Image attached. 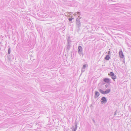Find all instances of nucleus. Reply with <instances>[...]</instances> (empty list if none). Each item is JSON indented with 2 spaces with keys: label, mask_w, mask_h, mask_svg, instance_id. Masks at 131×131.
I'll use <instances>...</instances> for the list:
<instances>
[{
  "label": "nucleus",
  "mask_w": 131,
  "mask_h": 131,
  "mask_svg": "<svg viewBox=\"0 0 131 131\" xmlns=\"http://www.w3.org/2000/svg\"><path fill=\"white\" fill-rule=\"evenodd\" d=\"M98 90L100 93H101L102 94H105V91H104L102 90L99 88L98 89Z\"/></svg>",
  "instance_id": "11"
},
{
  "label": "nucleus",
  "mask_w": 131,
  "mask_h": 131,
  "mask_svg": "<svg viewBox=\"0 0 131 131\" xmlns=\"http://www.w3.org/2000/svg\"><path fill=\"white\" fill-rule=\"evenodd\" d=\"M111 91V89H109L106 90L105 91V94L109 93Z\"/></svg>",
  "instance_id": "12"
},
{
  "label": "nucleus",
  "mask_w": 131,
  "mask_h": 131,
  "mask_svg": "<svg viewBox=\"0 0 131 131\" xmlns=\"http://www.w3.org/2000/svg\"><path fill=\"white\" fill-rule=\"evenodd\" d=\"M8 53L9 54L10 52V46H8Z\"/></svg>",
  "instance_id": "16"
},
{
  "label": "nucleus",
  "mask_w": 131,
  "mask_h": 131,
  "mask_svg": "<svg viewBox=\"0 0 131 131\" xmlns=\"http://www.w3.org/2000/svg\"><path fill=\"white\" fill-rule=\"evenodd\" d=\"M102 84L104 85L105 84V83H102Z\"/></svg>",
  "instance_id": "23"
},
{
  "label": "nucleus",
  "mask_w": 131,
  "mask_h": 131,
  "mask_svg": "<svg viewBox=\"0 0 131 131\" xmlns=\"http://www.w3.org/2000/svg\"><path fill=\"white\" fill-rule=\"evenodd\" d=\"M103 81L104 82L107 83V84H110V83L111 82V79L107 78H104Z\"/></svg>",
  "instance_id": "3"
},
{
  "label": "nucleus",
  "mask_w": 131,
  "mask_h": 131,
  "mask_svg": "<svg viewBox=\"0 0 131 131\" xmlns=\"http://www.w3.org/2000/svg\"><path fill=\"white\" fill-rule=\"evenodd\" d=\"M93 121L94 122H95V121H94V120H93Z\"/></svg>",
  "instance_id": "24"
},
{
  "label": "nucleus",
  "mask_w": 131,
  "mask_h": 131,
  "mask_svg": "<svg viewBox=\"0 0 131 131\" xmlns=\"http://www.w3.org/2000/svg\"><path fill=\"white\" fill-rule=\"evenodd\" d=\"M75 127H74V126H73L72 128V130L73 131H75L77 129V123L76 122V120L75 121Z\"/></svg>",
  "instance_id": "8"
},
{
  "label": "nucleus",
  "mask_w": 131,
  "mask_h": 131,
  "mask_svg": "<svg viewBox=\"0 0 131 131\" xmlns=\"http://www.w3.org/2000/svg\"><path fill=\"white\" fill-rule=\"evenodd\" d=\"M114 74H115L114 73L112 72H110L108 74V75H110L111 77L114 76Z\"/></svg>",
  "instance_id": "14"
},
{
  "label": "nucleus",
  "mask_w": 131,
  "mask_h": 131,
  "mask_svg": "<svg viewBox=\"0 0 131 131\" xmlns=\"http://www.w3.org/2000/svg\"><path fill=\"white\" fill-rule=\"evenodd\" d=\"M67 43H71V41L70 37H68L67 40Z\"/></svg>",
  "instance_id": "13"
},
{
  "label": "nucleus",
  "mask_w": 131,
  "mask_h": 131,
  "mask_svg": "<svg viewBox=\"0 0 131 131\" xmlns=\"http://www.w3.org/2000/svg\"><path fill=\"white\" fill-rule=\"evenodd\" d=\"M76 27L78 28V30H79L80 29V27L81 26V24L79 19L78 18L76 19Z\"/></svg>",
  "instance_id": "1"
},
{
  "label": "nucleus",
  "mask_w": 131,
  "mask_h": 131,
  "mask_svg": "<svg viewBox=\"0 0 131 131\" xmlns=\"http://www.w3.org/2000/svg\"><path fill=\"white\" fill-rule=\"evenodd\" d=\"M110 85V84H106L105 86V87H106V88H107L108 86Z\"/></svg>",
  "instance_id": "19"
},
{
  "label": "nucleus",
  "mask_w": 131,
  "mask_h": 131,
  "mask_svg": "<svg viewBox=\"0 0 131 131\" xmlns=\"http://www.w3.org/2000/svg\"><path fill=\"white\" fill-rule=\"evenodd\" d=\"M100 95V93L97 91H95V95L94 98L95 99L97 98Z\"/></svg>",
  "instance_id": "7"
},
{
  "label": "nucleus",
  "mask_w": 131,
  "mask_h": 131,
  "mask_svg": "<svg viewBox=\"0 0 131 131\" xmlns=\"http://www.w3.org/2000/svg\"><path fill=\"white\" fill-rule=\"evenodd\" d=\"M71 47L72 46L71 45V43H67V51H69Z\"/></svg>",
  "instance_id": "9"
},
{
  "label": "nucleus",
  "mask_w": 131,
  "mask_h": 131,
  "mask_svg": "<svg viewBox=\"0 0 131 131\" xmlns=\"http://www.w3.org/2000/svg\"><path fill=\"white\" fill-rule=\"evenodd\" d=\"M102 101H101V103L103 104L106 103L107 102V100L106 98L105 97H102L101 99Z\"/></svg>",
  "instance_id": "4"
},
{
  "label": "nucleus",
  "mask_w": 131,
  "mask_h": 131,
  "mask_svg": "<svg viewBox=\"0 0 131 131\" xmlns=\"http://www.w3.org/2000/svg\"><path fill=\"white\" fill-rule=\"evenodd\" d=\"M108 55H110L111 54L110 51H109L108 52Z\"/></svg>",
  "instance_id": "20"
},
{
  "label": "nucleus",
  "mask_w": 131,
  "mask_h": 131,
  "mask_svg": "<svg viewBox=\"0 0 131 131\" xmlns=\"http://www.w3.org/2000/svg\"><path fill=\"white\" fill-rule=\"evenodd\" d=\"M116 111H115L114 113V115L115 116V115H116Z\"/></svg>",
  "instance_id": "22"
},
{
  "label": "nucleus",
  "mask_w": 131,
  "mask_h": 131,
  "mask_svg": "<svg viewBox=\"0 0 131 131\" xmlns=\"http://www.w3.org/2000/svg\"><path fill=\"white\" fill-rule=\"evenodd\" d=\"M83 49L81 46H79L78 47V53L80 55H81L83 53Z\"/></svg>",
  "instance_id": "2"
},
{
  "label": "nucleus",
  "mask_w": 131,
  "mask_h": 131,
  "mask_svg": "<svg viewBox=\"0 0 131 131\" xmlns=\"http://www.w3.org/2000/svg\"><path fill=\"white\" fill-rule=\"evenodd\" d=\"M68 18V20H69V21H72V19H74V18Z\"/></svg>",
  "instance_id": "18"
},
{
  "label": "nucleus",
  "mask_w": 131,
  "mask_h": 131,
  "mask_svg": "<svg viewBox=\"0 0 131 131\" xmlns=\"http://www.w3.org/2000/svg\"><path fill=\"white\" fill-rule=\"evenodd\" d=\"M12 56L11 57L10 56V55H9V56H8V58L9 59V60H10L12 59H14L13 56V55H12Z\"/></svg>",
  "instance_id": "15"
},
{
  "label": "nucleus",
  "mask_w": 131,
  "mask_h": 131,
  "mask_svg": "<svg viewBox=\"0 0 131 131\" xmlns=\"http://www.w3.org/2000/svg\"><path fill=\"white\" fill-rule=\"evenodd\" d=\"M88 66V65L87 64H84L82 68L81 69V72L82 73V72H84L85 71V69L86 67Z\"/></svg>",
  "instance_id": "6"
},
{
  "label": "nucleus",
  "mask_w": 131,
  "mask_h": 131,
  "mask_svg": "<svg viewBox=\"0 0 131 131\" xmlns=\"http://www.w3.org/2000/svg\"><path fill=\"white\" fill-rule=\"evenodd\" d=\"M111 58L108 55H106L104 58L105 60H108Z\"/></svg>",
  "instance_id": "10"
},
{
  "label": "nucleus",
  "mask_w": 131,
  "mask_h": 131,
  "mask_svg": "<svg viewBox=\"0 0 131 131\" xmlns=\"http://www.w3.org/2000/svg\"><path fill=\"white\" fill-rule=\"evenodd\" d=\"M111 78L112 79L114 80L116 78V76L114 74V76L111 77Z\"/></svg>",
  "instance_id": "17"
},
{
  "label": "nucleus",
  "mask_w": 131,
  "mask_h": 131,
  "mask_svg": "<svg viewBox=\"0 0 131 131\" xmlns=\"http://www.w3.org/2000/svg\"><path fill=\"white\" fill-rule=\"evenodd\" d=\"M119 54L121 58L123 59L124 58V55L122 50L120 51H119Z\"/></svg>",
  "instance_id": "5"
},
{
  "label": "nucleus",
  "mask_w": 131,
  "mask_h": 131,
  "mask_svg": "<svg viewBox=\"0 0 131 131\" xmlns=\"http://www.w3.org/2000/svg\"><path fill=\"white\" fill-rule=\"evenodd\" d=\"M77 14H78L79 15H80V12H77Z\"/></svg>",
  "instance_id": "21"
}]
</instances>
